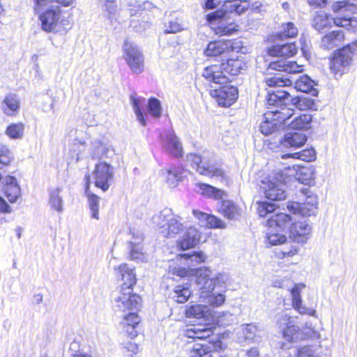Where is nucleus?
Segmentation results:
<instances>
[{
	"mask_svg": "<svg viewBox=\"0 0 357 357\" xmlns=\"http://www.w3.org/2000/svg\"><path fill=\"white\" fill-rule=\"evenodd\" d=\"M162 146L166 153L176 158L183 155V146L174 132H169L162 139Z\"/></svg>",
	"mask_w": 357,
	"mask_h": 357,
	"instance_id": "412c9836",
	"label": "nucleus"
},
{
	"mask_svg": "<svg viewBox=\"0 0 357 357\" xmlns=\"http://www.w3.org/2000/svg\"><path fill=\"white\" fill-rule=\"evenodd\" d=\"M266 84L270 87L274 86H284L291 84L290 79L285 78L280 74L275 75L273 77H268L266 79Z\"/></svg>",
	"mask_w": 357,
	"mask_h": 357,
	"instance_id": "4d7b16f0",
	"label": "nucleus"
},
{
	"mask_svg": "<svg viewBox=\"0 0 357 357\" xmlns=\"http://www.w3.org/2000/svg\"><path fill=\"white\" fill-rule=\"evenodd\" d=\"M293 224L291 216L285 213L272 215L267 220V226L269 230L267 232V238L270 244L277 245L286 242V236L275 232V231H278V229L281 231L288 229L289 231Z\"/></svg>",
	"mask_w": 357,
	"mask_h": 357,
	"instance_id": "423d86ee",
	"label": "nucleus"
},
{
	"mask_svg": "<svg viewBox=\"0 0 357 357\" xmlns=\"http://www.w3.org/2000/svg\"><path fill=\"white\" fill-rule=\"evenodd\" d=\"M269 69L277 71L285 72L287 73H296L303 70V66H299L294 61L287 59H280L271 62Z\"/></svg>",
	"mask_w": 357,
	"mask_h": 357,
	"instance_id": "7c9ffc66",
	"label": "nucleus"
},
{
	"mask_svg": "<svg viewBox=\"0 0 357 357\" xmlns=\"http://www.w3.org/2000/svg\"><path fill=\"white\" fill-rule=\"evenodd\" d=\"M198 186L201 193L208 198L218 199H222L225 195L222 190L218 189L206 183H199Z\"/></svg>",
	"mask_w": 357,
	"mask_h": 357,
	"instance_id": "37998d69",
	"label": "nucleus"
},
{
	"mask_svg": "<svg viewBox=\"0 0 357 357\" xmlns=\"http://www.w3.org/2000/svg\"><path fill=\"white\" fill-rule=\"evenodd\" d=\"M257 205V213L261 217H265L275 210V205L273 203L261 202H258Z\"/></svg>",
	"mask_w": 357,
	"mask_h": 357,
	"instance_id": "bf43d9fd",
	"label": "nucleus"
},
{
	"mask_svg": "<svg viewBox=\"0 0 357 357\" xmlns=\"http://www.w3.org/2000/svg\"><path fill=\"white\" fill-rule=\"evenodd\" d=\"M224 1L222 8L220 10H222L225 15L233 17L232 15L235 13L236 3H240V0H225Z\"/></svg>",
	"mask_w": 357,
	"mask_h": 357,
	"instance_id": "680f3d73",
	"label": "nucleus"
},
{
	"mask_svg": "<svg viewBox=\"0 0 357 357\" xmlns=\"http://www.w3.org/2000/svg\"><path fill=\"white\" fill-rule=\"evenodd\" d=\"M289 157L300 159L303 161H312L316 158V152L314 149L311 148L303 150L301 152L294 153L293 154H285L282 155V158L284 159Z\"/></svg>",
	"mask_w": 357,
	"mask_h": 357,
	"instance_id": "8fccbe9b",
	"label": "nucleus"
},
{
	"mask_svg": "<svg viewBox=\"0 0 357 357\" xmlns=\"http://www.w3.org/2000/svg\"><path fill=\"white\" fill-rule=\"evenodd\" d=\"M33 1L35 10L39 11L54 3H57L65 7L70 6L73 3L74 0H33Z\"/></svg>",
	"mask_w": 357,
	"mask_h": 357,
	"instance_id": "3c124183",
	"label": "nucleus"
},
{
	"mask_svg": "<svg viewBox=\"0 0 357 357\" xmlns=\"http://www.w3.org/2000/svg\"><path fill=\"white\" fill-rule=\"evenodd\" d=\"M271 105L279 108L269 112L274 114L275 119L282 124V128L289 126L290 119L294 114V109L289 107L291 105L275 104Z\"/></svg>",
	"mask_w": 357,
	"mask_h": 357,
	"instance_id": "a878e982",
	"label": "nucleus"
},
{
	"mask_svg": "<svg viewBox=\"0 0 357 357\" xmlns=\"http://www.w3.org/2000/svg\"><path fill=\"white\" fill-rule=\"evenodd\" d=\"M233 43L231 40L213 41L208 44L204 53L208 56H216L233 50Z\"/></svg>",
	"mask_w": 357,
	"mask_h": 357,
	"instance_id": "cd10ccee",
	"label": "nucleus"
},
{
	"mask_svg": "<svg viewBox=\"0 0 357 357\" xmlns=\"http://www.w3.org/2000/svg\"><path fill=\"white\" fill-rule=\"evenodd\" d=\"M201 234L195 227H190L177 241V246L182 250L195 247L199 242Z\"/></svg>",
	"mask_w": 357,
	"mask_h": 357,
	"instance_id": "4be33fe9",
	"label": "nucleus"
},
{
	"mask_svg": "<svg viewBox=\"0 0 357 357\" xmlns=\"http://www.w3.org/2000/svg\"><path fill=\"white\" fill-rule=\"evenodd\" d=\"M210 93L213 98H215L218 105L222 107H229L238 98L237 88L231 85L211 90Z\"/></svg>",
	"mask_w": 357,
	"mask_h": 357,
	"instance_id": "dca6fc26",
	"label": "nucleus"
},
{
	"mask_svg": "<svg viewBox=\"0 0 357 357\" xmlns=\"http://www.w3.org/2000/svg\"><path fill=\"white\" fill-rule=\"evenodd\" d=\"M221 213L228 219L237 220L241 216V209L233 202L224 200L222 202Z\"/></svg>",
	"mask_w": 357,
	"mask_h": 357,
	"instance_id": "e433bc0d",
	"label": "nucleus"
},
{
	"mask_svg": "<svg viewBox=\"0 0 357 357\" xmlns=\"http://www.w3.org/2000/svg\"><path fill=\"white\" fill-rule=\"evenodd\" d=\"M47 7V8L39 16L43 31L59 32L70 26L69 20L64 16L66 12L63 11L59 6L50 5Z\"/></svg>",
	"mask_w": 357,
	"mask_h": 357,
	"instance_id": "20e7f679",
	"label": "nucleus"
},
{
	"mask_svg": "<svg viewBox=\"0 0 357 357\" xmlns=\"http://www.w3.org/2000/svg\"><path fill=\"white\" fill-rule=\"evenodd\" d=\"M298 180L302 181L303 183H308L314 178V170L312 168L303 167L300 169Z\"/></svg>",
	"mask_w": 357,
	"mask_h": 357,
	"instance_id": "0e129e2a",
	"label": "nucleus"
},
{
	"mask_svg": "<svg viewBox=\"0 0 357 357\" xmlns=\"http://www.w3.org/2000/svg\"><path fill=\"white\" fill-rule=\"evenodd\" d=\"M109 151V143L105 139H94L91 142L90 155L93 158L106 156Z\"/></svg>",
	"mask_w": 357,
	"mask_h": 357,
	"instance_id": "c9c22d12",
	"label": "nucleus"
},
{
	"mask_svg": "<svg viewBox=\"0 0 357 357\" xmlns=\"http://www.w3.org/2000/svg\"><path fill=\"white\" fill-rule=\"evenodd\" d=\"M88 204L91 213V218L99 219V201L100 197L91 193L87 194Z\"/></svg>",
	"mask_w": 357,
	"mask_h": 357,
	"instance_id": "5fc2aeb1",
	"label": "nucleus"
},
{
	"mask_svg": "<svg viewBox=\"0 0 357 357\" xmlns=\"http://www.w3.org/2000/svg\"><path fill=\"white\" fill-rule=\"evenodd\" d=\"M312 116L309 114H302L290 121L289 127L293 130H308L311 128Z\"/></svg>",
	"mask_w": 357,
	"mask_h": 357,
	"instance_id": "a19ab883",
	"label": "nucleus"
},
{
	"mask_svg": "<svg viewBox=\"0 0 357 357\" xmlns=\"http://www.w3.org/2000/svg\"><path fill=\"white\" fill-rule=\"evenodd\" d=\"M183 218L174 214L172 209L165 208L152 218L153 223L161 229L167 238H175L183 230Z\"/></svg>",
	"mask_w": 357,
	"mask_h": 357,
	"instance_id": "7ed1b4c3",
	"label": "nucleus"
},
{
	"mask_svg": "<svg viewBox=\"0 0 357 357\" xmlns=\"http://www.w3.org/2000/svg\"><path fill=\"white\" fill-rule=\"evenodd\" d=\"M85 149V142L76 139L71 149V155L75 162H78L84 158Z\"/></svg>",
	"mask_w": 357,
	"mask_h": 357,
	"instance_id": "864d4df0",
	"label": "nucleus"
},
{
	"mask_svg": "<svg viewBox=\"0 0 357 357\" xmlns=\"http://www.w3.org/2000/svg\"><path fill=\"white\" fill-rule=\"evenodd\" d=\"M285 184L275 174H270L261 181L260 188L267 199L278 201L286 197Z\"/></svg>",
	"mask_w": 357,
	"mask_h": 357,
	"instance_id": "ddd939ff",
	"label": "nucleus"
},
{
	"mask_svg": "<svg viewBox=\"0 0 357 357\" xmlns=\"http://www.w3.org/2000/svg\"><path fill=\"white\" fill-rule=\"evenodd\" d=\"M129 7L131 16L135 15L140 10H149L152 8V3L145 0H125Z\"/></svg>",
	"mask_w": 357,
	"mask_h": 357,
	"instance_id": "c03bdc74",
	"label": "nucleus"
},
{
	"mask_svg": "<svg viewBox=\"0 0 357 357\" xmlns=\"http://www.w3.org/2000/svg\"><path fill=\"white\" fill-rule=\"evenodd\" d=\"M213 335V331L211 327L204 325H194L186 331V336L193 340H203Z\"/></svg>",
	"mask_w": 357,
	"mask_h": 357,
	"instance_id": "72a5a7b5",
	"label": "nucleus"
},
{
	"mask_svg": "<svg viewBox=\"0 0 357 357\" xmlns=\"http://www.w3.org/2000/svg\"><path fill=\"white\" fill-rule=\"evenodd\" d=\"M206 227L224 229L226 227V225L221 219L210 214Z\"/></svg>",
	"mask_w": 357,
	"mask_h": 357,
	"instance_id": "774afa93",
	"label": "nucleus"
},
{
	"mask_svg": "<svg viewBox=\"0 0 357 357\" xmlns=\"http://www.w3.org/2000/svg\"><path fill=\"white\" fill-rule=\"evenodd\" d=\"M311 233L312 226L305 220L294 222L289 229V237L299 243H306Z\"/></svg>",
	"mask_w": 357,
	"mask_h": 357,
	"instance_id": "f3484780",
	"label": "nucleus"
},
{
	"mask_svg": "<svg viewBox=\"0 0 357 357\" xmlns=\"http://www.w3.org/2000/svg\"><path fill=\"white\" fill-rule=\"evenodd\" d=\"M180 258H184L186 260L190 261V265L196 266L199 264L206 260V255L203 252H193L192 254L185 253L183 255H180ZM190 265V264H188Z\"/></svg>",
	"mask_w": 357,
	"mask_h": 357,
	"instance_id": "6e6d98bb",
	"label": "nucleus"
},
{
	"mask_svg": "<svg viewBox=\"0 0 357 357\" xmlns=\"http://www.w3.org/2000/svg\"><path fill=\"white\" fill-rule=\"evenodd\" d=\"M93 178L96 186L105 192L109 188V182L113 178V168L105 162H100L96 165Z\"/></svg>",
	"mask_w": 357,
	"mask_h": 357,
	"instance_id": "2eb2a0df",
	"label": "nucleus"
},
{
	"mask_svg": "<svg viewBox=\"0 0 357 357\" xmlns=\"http://www.w3.org/2000/svg\"><path fill=\"white\" fill-rule=\"evenodd\" d=\"M163 174H165L168 185L170 187H175L178 181L184 177V169L181 167H175L165 170Z\"/></svg>",
	"mask_w": 357,
	"mask_h": 357,
	"instance_id": "79ce46f5",
	"label": "nucleus"
},
{
	"mask_svg": "<svg viewBox=\"0 0 357 357\" xmlns=\"http://www.w3.org/2000/svg\"><path fill=\"white\" fill-rule=\"evenodd\" d=\"M3 191L10 203H15L21 195V188L15 177L7 176L4 178Z\"/></svg>",
	"mask_w": 357,
	"mask_h": 357,
	"instance_id": "b1692460",
	"label": "nucleus"
},
{
	"mask_svg": "<svg viewBox=\"0 0 357 357\" xmlns=\"http://www.w3.org/2000/svg\"><path fill=\"white\" fill-rule=\"evenodd\" d=\"M307 141L305 134L300 132H288L280 141L281 145L285 148L298 149Z\"/></svg>",
	"mask_w": 357,
	"mask_h": 357,
	"instance_id": "393cba45",
	"label": "nucleus"
},
{
	"mask_svg": "<svg viewBox=\"0 0 357 357\" xmlns=\"http://www.w3.org/2000/svg\"><path fill=\"white\" fill-rule=\"evenodd\" d=\"M141 301V297L134 294L132 289H120L118 294L114 298V307L118 311L132 312L139 307Z\"/></svg>",
	"mask_w": 357,
	"mask_h": 357,
	"instance_id": "f8f14e48",
	"label": "nucleus"
},
{
	"mask_svg": "<svg viewBox=\"0 0 357 357\" xmlns=\"http://www.w3.org/2000/svg\"><path fill=\"white\" fill-rule=\"evenodd\" d=\"M116 275L121 278L123 283L120 289L131 288L136 284V275L135 268L127 264H121L114 268Z\"/></svg>",
	"mask_w": 357,
	"mask_h": 357,
	"instance_id": "6ab92c4d",
	"label": "nucleus"
},
{
	"mask_svg": "<svg viewBox=\"0 0 357 357\" xmlns=\"http://www.w3.org/2000/svg\"><path fill=\"white\" fill-rule=\"evenodd\" d=\"M206 20L214 33L220 36L231 35L238 30L234 18L225 15L222 10H216L208 14Z\"/></svg>",
	"mask_w": 357,
	"mask_h": 357,
	"instance_id": "1a4fd4ad",
	"label": "nucleus"
},
{
	"mask_svg": "<svg viewBox=\"0 0 357 357\" xmlns=\"http://www.w3.org/2000/svg\"><path fill=\"white\" fill-rule=\"evenodd\" d=\"M314 82L307 75L301 76L294 83V88L299 91L317 96L318 91L313 87Z\"/></svg>",
	"mask_w": 357,
	"mask_h": 357,
	"instance_id": "58836bf2",
	"label": "nucleus"
},
{
	"mask_svg": "<svg viewBox=\"0 0 357 357\" xmlns=\"http://www.w3.org/2000/svg\"><path fill=\"white\" fill-rule=\"evenodd\" d=\"M13 159V155L11 151L6 146H1L0 148V164L3 166L10 165Z\"/></svg>",
	"mask_w": 357,
	"mask_h": 357,
	"instance_id": "e2e57ef3",
	"label": "nucleus"
},
{
	"mask_svg": "<svg viewBox=\"0 0 357 357\" xmlns=\"http://www.w3.org/2000/svg\"><path fill=\"white\" fill-rule=\"evenodd\" d=\"M298 29L293 22L283 23L280 32L277 34V38L280 39L294 38L298 35Z\"/></svg>",
	"mask_w": 357,
	"mask_h": 357,
	"instance_id": "de8ad7c7",
	"label": "nucleus"
},
{
	"mask_svg": "<svg viewBox=\"0 0 357 357\" xmlns=\"http://www.w3.org/2000/svg\"><path fill=\"white\" fill-rule=\"evenodd\" d=\"M354 52L349 45L345 46L334 54L331 61V71L337 79L349 68L353 61Z\"/></svg>",
	"mask_w": 357,
	"mask_h": 357,
	"instance_id": "9b49d317",
	"label": "nucleus"
},
{
	"mask_svg": "<svg viewBox=\"0 0 357 357\" xmlns=\"http://www.w3.org/2000/svg\"><path fill=\"white\" fill-rule=\"evenodd\" d=\"M148 109L150 114L155 118H159L161 116L162 108L160 102L157 98H151L149 99Z\"/></svg>",
	"mask_w": 357,
	"mask_h": 357,
	"instance_id": "13d9d810",
	"label": "nucleus"
},
{
	"mask_svg": "<svg viewBox=\"0 0 357 357\" xmlns=\"http://www.w3.org/2000/svg\"><path fill=\"white\" fill-rule=\"evenodd\" d=\"M193 272L198 289L206 293L212 291L215 288L222 290L229 279L228 274L225 273H220L215 277L211 278V270L206 267L197 268Z\"/></svg>",
	"mask_w": 357,
	"mask_h": 357,
	"instance_id": "39448f33",
	"label": "nucleus"
},
{
	"mask_svg": "<svg viewBox=\"0 0 357 357\" xmlns=\"http://www.w3.org/2000/svg\"><path fill=\"white\" fill-rule=\"evenodd\" d=\"M276 328L278 332L282 334V340L278 341L275 345L276 347L280 349H290L293 344L305 338V335L303 331L295 324L291 317L285 312L277 315Z\"/></svg>",
	"mask_w": 357,
	"mask_h": 357,
	"instance_id": "f03ea898",
	"label": "nucleus"
},
{
	"mask_svg": "<svg viewBox=\"0 0 357 357\" xmlns=\"http://www.w3.org/2000/svg\"><path fill=\"white\" fill-rule=\"evenodd\" d=\"M187 162L200 174L215 178L222 182L227 183L228 178L226 173L222 169V165L216 161L213 160L207 163H203L200 155L190 153L187 155Z\"/></svg>",
	"mask_w": 357,
	"mask_h": 357,
	"instance_id": "6e6552de",
	"label": "nucleus"
},
{
	"mask_svg": "<svg viewBox=\"0 0 357 357\" xmlns=\"http://www.w3.org/2000/svg\"><path fill=\"white\" fill-rule=\"evenodd\" d=\"M317 197L311 194L307 196L305 201L301 203V215L303 216L314 215L317 212Z\"/></svg>",
	"mask_w": 357,
	"mask_h": 357,
	"instance_id": "ea45409f",
	"label": "nucleus"
},
{
	"mask_svg": "<svg viewBox=\"0 0 357 357\" xmlns=\"http://www.w3.org/2000/svg\"><path fill=\"white\" fill-rule=\"evenodd\" d=\"M169 273L172 275L183 278L188 275L189 271L186 270L185 268L181 267L174 262L169 266Z\"/></svg>",
	"mask_w": 357,
	"mask_h": 357,
	"instance_id": "338daca9",
	"label": "nucleus"
},
{
	"mask_svg": "<svg viewBox=\"0 0 357 357\" xmlns=\"http://www.w3.org/2000/svg\"><path fill=\"white\" fill-rule=\"evenodd\" d=\"M185 315L188 318L203 319L208 321L213 318L209 307L201 304H195L188 307L185 310Z\"/></svg>",
	"mask_w": 357,
	"mask_h": 357,
	"instance_id": "c85d7f7f",
	"label": "nucleus"
},
{
	"mask_svg": "<svg viewBox=\"0 0 357 357\" xmlns=\"http://www.w3.org/2000/svg\"><path fill=\"white\" fill-rule=\"evenodd\" d=\"M247 69V63L243 58L230 57L220 65L206 67L202 76L208 81L219 84H226L229 82V75H237Z\"/></svg>",
	"mask_w": 357,
	"mask_h": 357,
	"instance_id": "f257e3e1",
	"label": "nucleus"
},
{
	"mask_svg": "<svg viewBox=\"0 0 357 357\" xmlns=\"http://www.w3.org/2000/svg\"><path fill=\"white\" fill-rule=\"evenodd\" d=\"M298 48L294 43L275 45L267 50L268 55L272 56H292L297 52Z\"/></svg>",
	"mask_w": 357,
	"mask_h": 357,
	"instance_id": "473e14b6",
	"label": "nucleus"
},
{
	"mask_svg": "<svg viewBox=\"0 0 357 357\" xmlns=\"http://www.w3.org/2000/svg\"><path fill=\"white\" fill-rule=\"evenodd\" d=\"M267 103L268 105H291L300 110L317 109V105L313 100L301 97L293 98L289 92L284 90L269 91Z\"/></svg>",
	"mask_w": 357,
	"mask_h": 357,
	"instance_id": "0eeeda50",
	"label": "nucleus"
},
{
	"mask_svg": "<svg viewBox=\"0 0 357 357\" xmlns=\"http://www.w3.org/2000/svg\"><path fill=\"white\" fill-rule=\"evenodd\" d=\"M1 108L6 116H15L20 108V101L17 96L14 93L6 95L1 102Z\"/></svg>",
	"mask_w": 357,
	"mask_h": 357,
	"instance_id": "c756f323",
	"label": "nucleus"
},
{
	"mask_svg": "<svg viewBox=\"0 0 357 357\" xmlns=\"http://www.w3.org/2000/svg\"><path fill=\"white\" fill-rule=\"evenodd\" d=\"M192 294L188 284H178L175 286L172 294V299L178 303H185Z\"/></svg>",
	"mask_w": 357,
	"mask_h": 357,
	"instance_id": "4c0bfd02",
	"label": "nucleus"
},
{
	"mask_svg": "<svg viewBox=\"0 0 357 357\" xmlns=\"http://www.w3.org/2000/svg\"><path fill=\"white\" fill-rule=\"evenodd\" d=\"M123 58L134 73H141L144 69L143 53L133 43L126 40L122 47Z\"/></svg>",
	"mask_w": 357,
	"mask_h": 357,
	"instance_id": "9d476101",
	"label": "nucleus"
},
{
	"mask_svg": "<svg viewBox=\"0 0 357 357\" xmlns=\"http://www.w3.org/2000/svg\"><path fill=\"white\" fill-rule=\"evenodd\" d=\"M24 126L22 123H11L6 130V135L13 139H17L22 138L24 135Z\"/></svg>",
	"mask_w": 357,
	"mask_h": 357,
	"instance_id": "09e8293b",
	"label": "nucleus"
},
{
	"mask_svg": "<svg viewBox=\"0 0 357 357\" xmlns=\"http://www.w3.org/2000/svg\"><path fill=\"white\" fill-rule=\"evenodd\" d=\"M298 357H321L312 346H303L298 349Z\"/></svg>",
	"mask_w": 357,
	"mask_h": 357,
	"instance_id": "052dcab7",
	"label": "nucleus"
},
{
	"mask_svg": "<svg viewBox=\"0 0 357 357\" xmlns=\"http://www.w3.org/2000/svg\"><path fill=\"white\" fill-rule=\"evenodd\" d=\"M333 24L347 27L351 24V19L344 17H330L329 15L323 10L317 12L312 20V26L319 32L327 31L332 27Z\"/></svg>",
	"mask_w": 357,
	"mask_h": 357,
	"instance_id": "4468645a",
	"label": "nucleus"
},
{
	"mask_svg": "<svg viewBox=\"0 0 357 357\" xmlns=\"http://www.w3.org/2000/svg\"><path fill=\"white\" fill-rule=\"evenodd\" d=\"M63 189L61 187H52L48 190V203L50 208L59 213L63 212V200L61 195Z\"/></svg>",
	"mask_w": 357,
	"mask_h": 357,
	"instance_id": "2f4dec72",
	"label": "nucleus"
},
{
	"mask_svg": "<svg viewBox=\"0 0 357 357\" xmlns=\"http://www.w3.org/2000/svg\"><path fill=\"white\" fill-rule=\"evenodd\" d=\"M200 298L206 299V303L213 307H219L222 305L225 301V296L222 293L215 294L212 291L209 293L204 292L201 290Z\"/></svg>",
	"mask_w": 357,
	"mask_h": 357,
	"instance_id": "a18cd8bd",
	"label": "nucleus"
},
{
	"mask_svg": "<svg viewBox=\"0 0 357 357\" xmlns=\"http://www.w3.org/2000/svg\"><path fill=\"white\" fill-rule=\"evenodd\" d=\"M140 322V318L136 312H130L126 314L120 322L122 331L131 339L137 335L136 328Z\"/></svg>",
	"mask_w": 357,
	"mask_h": 357,
	"instance_id": "aec40b11",
	"label": "nucleus"
},
{
	"mask_svg": "<svg viewBox=\"0 0 357 357\" xmlns=\"http://www.w3.org/2000/svg\"><path fill=\"white\" fill-rule=\"evenodd\" d=\"M344 40V34L341 31H334L325 35L321 41V46L327 50H332L340 45Z\"/></svg>",
	"mask_w": 357,
	"mask_h": 357,
	"instance_id": "f704fd0d",
	"label": "nucleus"
},
{
	"mask_svg": "<svg viewBox=\"0 0 357 357\" xmlns=\"http://www.w3.org/2000/svg\"><path fill=\"white\" fill-rule=\"evenodd\" d=\"M130 101L133 107V110L135 113L137 121L139 122V123L145 126H146V120L144 116V114L142 113L141 110V106L144 104L145 102L144 98H136L134 96H130Z\"/></svg>",
	"mask_w": 357,
	"mask_h": 357,
	"instance_id": "49530a36",
	"label": "nucleus"
},
{
	"mask_svg": "<svg viewBox=\"0 0 357 357\" xmlns=\"http://www.w3.org/2000/svg\"><path fill=\"white\" fill-rule=\"evenodd\" d=\"M103 12L111 21L116 20L119 13L116 0H109L102 3Z\"/></svg>",
	"mask_w": 357,
	"mask_h": 357,
	"instance_id": "603ef678",
	"label": "nucleus"
},
{
	"mask_svg": "<svg viewBox=\"0 0 357 357\" xmlns=\"http://www.w3.org/2000/svg\"><path fill=\"white\" fill-rule=\"evenodd\" d=\"M186 351L189 357H222L218 351H211L208 345L197 340L188 342Z\"/></svg>",
	"mask_w": 357,
	"mask_h": 357,
	"instance_id": "a211bd4d",
	"label": "nucleus"
},
{
	"mask_svg": "<svg viewBox=\"0 0 357 357\" xmlns=\"http://www.w3.org/2000/svg\"><path fill=\"white\" fill-rule=\"evenodd\" d=\"M283 129L282 124L275 119L274 114L269 111L264 113L262 122L260 125V131L264 135H271Z\"/></svg>",
	"mask_w": 357,
	"mask_h": 357,
	"instance_id": "bb28decb",
	"label": "nucleus"
},
{
	"mask_svg": "<svg viewBox=\"0 0 357 357\" xmlns=\"http://www.w3.org/2000/svg\"><path fill=\"white\" fill-rule=\"evenodd\" d=\"M143 241V235L137 231L132 232V238L130 241V256L132 260L137 261H144L147 259L145 253L142 252V243Z\"/></svg>",
	"mask_w": 357,
	"mask_h": 357,
	"instance_id": "5701e85b",
	"label": "nucleus"
},
{
	"mask_svg": "<svg viewBox=\"0 0 357 357\" xmlns=\"http://www.w3.org/2000/svg\"><path fill=\"white\" fill-rule=\"evenodd\" d=\"M257 328L254 324H246L241 326V333L246 340H252L256 335Z\"/></svg>",
	"mask_w": 357,
	"mask_h": 357,
	"instance_id": "69168bd1",
	"label": "nucleus"
}]
</instances>
